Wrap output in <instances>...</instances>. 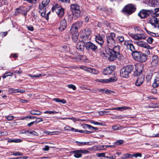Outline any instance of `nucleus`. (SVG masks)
Returning <instances> with one entry per match:
<instances>
[{"label":"nucleus","mask_w":159,"mask_h":159,"mask_svg":"<svg viewBox=\"0 0 159 159\" xmlns=\"http://www.w3.org/2000/svg\"><path fill=\"white\" fill-rule=\"evenodd\" d=\"M115 37V34L114 33H110L106 37L107 45L112 48L113 47V49L107 47L104 50L101 51V55L102 56L107 57L109 60L111 61L116 59V55L119 53L120 50L119 45L114 46L116 44L114 40Z\"/></svg>","instance_id":"f257e3e1"},{"label":"nucleus","mask_w":159,"mask_h":159,"mask_svg":"<svg viewBox=\"0 0 159 159\" xmlns=\"http://www.w3.org/2000/svg\"><path fill=\"white\" fill-rule=\"evenodd\" d=\"M134 67L132 65H128L122 68L120 71V75L121 77L124 78H128L129 74L132 71Z\"/></svg>","instance_id":"f03ea898"},{"label":"nucleus","mask_w":159,"mask_h":159,"mask_svg":"<svg viewBox=\"0 0 159 159\" xmlns=\"http://www.w3.org/2000/svg\"><path fill=\"white\" fill-rule=\"evenodd\" d=\"M132 56L134 60L141 62L145 61L147 59L144 54L135 51L132 53Z\"/></svg>","instance_id":"7ed1b4c3"},{"label":"nucleus","mask_w":159,"mask_h":159,"mask_svg":"<svg viewBox=\"0 0 159 159\" xmlns=\"http://www.w3.org/2000/svg\"><path fill=\"white\" fill-rule=\"evenodd\" d=\"M50 1V0H43L42 3L39 5V12L43 17L45 16L46 7L49 3Z\"/></svg>","instance_id":"20e7f679"},{"label":"nucleus","mask_w":159,"mask_h":159,"mask_svg":"<svg viewBox=\"0 0 159 159\" xmlns=\"http://www.w3.org/2000/svg\"><path fill=\"white\" fill-rule=\"evenodd\" d=\"M136 10V8L134 5L129 4L124 7L122 11L125 14L129 15L134 12Z\"/></svg>","instance_id":"39448f33"},{"label":"nucleus","mask_w":159,"mask_h":159,"mask_svg":"<svg viewBox=\"0 0 159 159\" xmlns=\"http://www.w3.org/2000/svg\"><path fill=\"white\" fill-rule=\"evenodd\" d=\"M52 12L55 11L59 17H62L64 15V9L59 5L55 4L52 8Z\"/></svg>","instance_id":"423d86ee"},{"label":"nucleus","mask_w":159,"mask_h":159,"mask_svg":"<svg viewBox=\"0 0 159 159\" xmlns=\"http://www.w3.org/2000/svg\"><path fill=\"white\" fill-rule=\"evenodd\" d=\"M124 45L125 48L127 49L130 50L132 53L135 51V48L133 44V41L132 40H125Z\"/></svg>","instance_id":"0eeeda50"},{"label":"nucleus","mask_w":159,"mask_h":159,"mask_svg":"<svg viewBox=\"0 0 159 159\" xmlns=\"http://www.w3.org/2000/svg\"><path fill=\"white\" fill-rule=\"evenodd\" d=\"M70 8L72 10L73 15L76 16L77 17L80 16V11L79 6L76 4H72L70 6Z\"/></svg>","instance_id":"6e6552de"},{"label":"nucleus","mask_w":159,"mask_h":159,"mask_svg":"<svg viewBox=\"0 0 159 159\" xmlns=\"http://www.w3.org/2000/svg\"><path fill=\"white\" fill-rule=\"evenodd\" d=\"M136 43L139 47H143L147 48L148 50L146 53L147 55H148L150 54L149 49H152V48L149 46L146 43L143 41H137Z\"/></svg>","instance_id":"1a4fd4ad"},{"label":"nucleus","mask_w":159,"mask_h":159,"mask_svg":"<svg viewBox=\"0 0 159 159\" xmlns=\"http://www.w3.org/2000/svg\"><path fill=\"white\" fill-rule=\"evenodd\" d=\"M129 35L133 39L137 40L145 39L146 37L143 34H134L131 33L129 34Z\"/></svg>","instance_id":"9d476101"},{"label":"nucleus","mask_w":159,"mask_h":159,"mask_svg":"<svg viewBox=\"0 0 159 159\" xmlns=\"http://www.w3.org/2000/svg\"><path fill=\"white\" fill-rule=\"evenodd\" d=\"M117 80V78L113 76L110 78L108 79H96V81L97 82H100L103 83H108L110 82H112L116 81Z\"/></svg>","instance_id":"9b49d317"},{"label":"nucleus","mask_w":159,"mask_h":159,"mask_svg":"<svg viewBox=\"0 0 159 159\" xmlns=\"http://www.w3.org/2000/svg\"><path fill=\"white\" fill-rule=\"evenodd\" d=\"M135 69L136 71L134 72V75L136 76H138L141 73L143 69V65L141 64H136L135 65Z\"/></svg>","instance_id":"f8f14e48"},{"label":"nucleus","mask_w":159,"mask_h":159,"mask_svg":"<svg viewBox=\"0 0 159 159\" xmlns=\"http://www.w3.org/2000/svg\"><path fill=\"white\" fill-rule=\"evenodd\" d=\"M159 20L155 16H153L149 20V23L154 28L158 27L159 26Z\"/></svg>","instance_id":"ddd939ff"},{"label":"nucleus","mask_w":159,"mask_h":159,"mask_svg":"<svg viewBox=\"0 0 159 159\" xmlns=\"http://www.w3.org/2000/svg\"><path fill=\"white\" fill-rule=\"evenodd\" d=\"M28 11L26 7L20 6L19 8L16 9L15 12L16 15L19 14H22L24 15H26Z\"/></svg>","instance_id":"4468645a"},{"label":"nucleus","mask_w":159,"mask_h":159,"mask_svg":"<svg viewBox=\"0 0 159 159\" xmlns=\"http://www.w3.org/2000/svg\"><path fill=\"white\" fill-rule=\"evenodd\" d=\"M115 66H111L104 69L102 73L104 75H107L111 74L115 69Z\"/></svg>","instance_id":"2eb2a0df"},{"label":"nucleus","mask_w":159,"mask_h":159,"mask_svg":"<svg viewBox=\"0 0 159 159\" xmlns=\"http://www.w3.org/2000/svg\"><path fill=\"white\" fill-rule=\"evenodd\" d=\"M80 68L81 69L86 71H87L90 73H91L93 74L97 75L99 73L98 70H95L93 68H88L84 66H81Z\"/></svg>","instance_id":"dca6fc26"},{"label":"nucleus","mask_w":159,"mask_h":159,"mask_svg":"<svg viewBox=\"0 0 159 159\" xmlns=\"http://www.w3.org/2000/svg\"><path fill=\"white\" fill-rule=\"evenodd\" d=\"M85 47L87 49H91L93 51H95L97 48V47L91 42L86 43Z\"/></svg>","instance_id":"f3484780"},{"label":"nucleus","mask_w":159,"mask_h":159,"mask_svg":"<svg viewBox=\"0 0 159 159\" xmlns=\"http://www.w3.org/2000/svg\"><path fill=\"white\" fill-rule=\"evenodd\" d=\"M85 45V44L84 42L80 41L77 43L76 48L79 51L82 52L84 50Z\"/></svg>","instance_id":"a211bd4d"},{"label":"nucleus","mask_w":159,"mask_h":159,"mask_svg":"<svg viewBox=\"0 0 159 159\" xmlns=\"http://www.w3.org/2000/svg\"><path fill=\"white\" fill-rule=\"evenodd\" d=\"M149 12L146 10H143L141 11L138 14V15L141 18H143L148 16L149 14Z\"/></svg>","instance_id":"6ab92c4d"},{"label":"nucleus","mask_w":159,"mask_h":159,"mask_svg":"<svg viewBox=\"0 0 159 159\" xmlns=\"http://www.w3.org/2000/svg\"><path fill=\"white\" fill-rule=\"evenodd\" d=\"M144 80V77L143 75H141L138 77L137 79L135 82V85L137 86H140L143 83Z\"/></svg>","instance_id":"aec40b11"},{"label":"nucleus","mask_w":159,"mask_h":159,"mask_svg":"<svg viewBox=\"0 0 159 159\" xmlns=\"http://www.w3.org/2000/svg\"><path fill=\"white\" fill-rule=\"evenodd\" d=\"M103 37V36H102L99 34L95 36L96 42L101 45H102L104 43Z\"/></svg>","instance_id":"412c9836"},{"label":"nucleus","mask_w":159,"mask_h":159,"mask_svg":"<svg viewBox=\"0 0 159 159\" xmlns=\"http://www.w3.org/2000/svg\"><path fill=\"white\" fill-rule=\"evenodd\" d=\"M66 20L65 19H64L61 21L59 29L61 31H62L65 30L66 28Z\"/></svg>","instance_id":"4be33fe9"},{"label":"nucleus","mask_w":159,"mask_h":159,"mask_svg":"<svg viewBox=\"0 0 159 159\" xmlns=\"http://www.w3.org/2000/svg\"><path fill=\"white\" fill-rule=\"evenodd\" d=\"M159 86V74H157L154 78L152 86L154 88H156Z\"/></svg>","instance_id":"5701e85b"},{"label":"nucleus","mask_w":159,"mask_h":159,"mask_svg":"<svg viewBox=\"0 0 159 159\" xmlns=\"http://www.w3.org/2000/svg\"><path fill=\"white\" fill-rule=\"evenodd\" d=\"M149 5L151 7H155L159 5L158 0H148Z\"/></svg>","instance_id":"b1692460"},{"label":"nucleus","mask_w":159,"mask_h":159,"mask_svg":"<svg viewBox=\"0 0 159 159\" xmlns=\"http://www.w3.org/2000/svg\"><path fill=\"white\" fill-rule=\"evenodd\" d=\"M158 62V57L156 55H155L152 57L151 63L154 66L156 65Z\"/></svg>","instance_id":"393cba45"},{"label":"nucleus","mask_w":159,"mask_h":159,"mask_svg":"<svg viewBox=\"0 0 159 159\" xmlns=\"http://www.w3.org/2000/svg\"><path fill=\"white\" fill-rule=\"evenodd\" d=\"M78 29L75 27V26L72 25L70 29V33L72 34H78Z\"/></svg>","instance_id":"a878e982"},{"label":"nucleus","mask_w":159,"mask_h":159,"mask_svg":"<svg viewBox=\"0 0 159 159\" xmlns=\"http://www.w3.org/2000/svg\"><path fill=\"white\" fill-rule=\"evenodd\" d=\"M129 109V108L128 107L123 106L120 107H118L115 108H113L111 109H110L109 110H117L120 111H123L124 110H126L127 109Z\"/></svg>","instance_id":"bb28decb"},{"label":"nucleus","mask_w":159,"mask_h":159,"mask_svg":"<svg viewBox=\"0 0 159 159\" xmlns=\"http://www.w3.org/2000/svg\"><path fill=\"white\" fill-rule=\"evenodd\" d=\"M73 152L74 153V156L76 158H79L82 157L80 150L74 151Z\"/></svg>","instance_id":"cd10ccee"},{"label":"nucleus","mask_w":159,"mask_h":159,"mask_svg":"<svg viewBox=\"0 0 159 159\" xmlns=\"http://www.w3.org/2000/svg\"><path fill=\"white\" fill-rule=\"evenodd\" d=\"M30 113L32 115H39L41 114L42 112L38 110H33L30 111Z\"/></svg>","instance_id":"c85d7f7f"},{"label":"nucleus","mask_w":159,"mask_h":159,"mask_svg":"<svg viewBox=\"0 0 159 159\" xmlns=\"http://www.w3.org/2000/svg\"><path fill=\"white\" fill-rule=\"evenodd\" d=\"M83 35L89 36L90 35L91 33V31L90 30L89 28H86L83 31Z\"/></svg>","instance_id":"c756f323"},{"label":"nucleus","mask_w":159,"mask_h":159,"mask_svg":"<svg viewBox=\"0 0 159 159\" xmlns=\"http://www.w3.org/2000/svg\"><path fill=\"white\" fill-rule=\"evenodd\" d=\"M83 24V22L81 21H78L76 22L75 24H73V25H75V27L77 29H79L80 28Z\"/></svg>","instance_id":"7c9ffc66"},{"label":"nucleus","mask_w":159,"mask_h":159,"mask_svg":"<svg viewBox=\"0 0 159 159\" xmlns=\"http://www.w3.org/2000/svg\"><path fill=\"white\" fill-rule=\"evenodd\" d=\"M24 133H26L28 135L30 134H32L34 136H37L38 135V134L34 130H32L31 131H25Z\"/></svg>","instance_id":"2f4dec72"},{"label":"nucleus","mask_w":159,"mask_h":159,"mask_svg":"<svg viewBox=\"0 0 159 159\" xmlns=\"http://www.w3.org/2000/svg\"><path fill=\"white\" fill-rule=\"evenodd\" d=\"M81 39H82V41H80L84 42V43L86 42V41H88L89 40V36H86L84 35H83L81 37Z\"/></svg>","instance_id":"473e14b6"},{"label":"nucleus","mask_w":159,"mask_h":159,"mask_svg":"<svg viewBox=\"0 0 159 159\" xmlns=\"http://www.w3.org/2000/svg\"><path fill=\"white\" fill-rule=\"evenodd\" d=\"M128 158H132V154H130L129 153H126L121 156V158L123 159H125Z\"/></svg>","instance_id":"72a5a7b5"},{"label":"nucleus","mask_w":159,"mask_h":159,"mask_svg":"<svg viewBox=\"0 0 159 159\" xmlns=\"http://www.w3.org/2000/svg\"><path fill=\"white\" fill-rule=\"evenodd\" d=\"M64 129L65 130L68 131H71L75 132L76 131V129H74V128L71 127L69 126H67L64 127Z\"/></svg>","instance_id":"f704fd0d"},{"label":"nucleus","mask_w":159,"mask_h":159,"mask_svg":"<svg viewBox=\"0 0 159 159\" xmlns=\"http://www.w3.org/2000/svg\"><path fill=\"white\" fill-rule=\"evenodd\" d=\"M22 141L21 140L19 139H9L8 142L9 143H20Z\"/></svg>","instance_id":"c9c22d12"},{"label":"nucleus","mask_w":159,"mask_h":159,"mask_svg":"<svg viewBox=\"0 0 159 159\" xmlns=\"http://www.w3.org/2000/svg\"><path fill=\"white\" fill-rule=\"evenodd\" d=\"M152 14L155 15V16H159V8H155L152 12Z\"/></svg>","instance_id":"e433bc0d"},{"label":"nucleus","mask_w":159,"mask_h":159,"mask_svg":"<svg viewBox=\"0 0 159 159\" xmlns=\"http://www.w3.org/2000/svg\"><path fill=\"white\" fill-rule=\"evenodd\" d=\"M123 128L119 125H114L112 127V129L113 130H116L117 129H120Z\"/></svg>","instance_id":"4c0bfd02"},{"label":"nucleus","mask_w":159,"mask_h":159,"mask_svg":"<svg viewBox=\"0 0 159 159\" xmlns=\"http://www.w3.org/2000/svg\"><path fill=\"white\" fill-rule=\"evenodd\" d=\"M113 147L112 145H100L99 147L102 150H105L107 148H111Z\"/></svg>","instance_id":"58836bf2"},{"label":"nucleus","mask_w":159,"mask_h":159,"mask_svg":"<svg viewBox=\"0 0 159 159\" xmlns=\"http://www.w3.org/2000/svg\"><path fill=\"white\" fill-rule=\"evenodd\" d=\"M72 39L73 41L75 42H76L78 40V34H72Z\"/></svg>","instance_id":"ea45409f"},{"label":"nucleus","mask_w":159,"mask_h":159,"mask_svg":"<svg viewBox=\"0 0 159 159\" xmlns=\"http://www.w3.org/2000/svg\"><path fill=\"white\" fill-rule=\"evenodd\" d=\"M28 75L32 78H39V77L41 76L42 75L41 74H38L37 75H32L31 74H28Z\"/></svg>","instance_id":"a19ab883"},{"label":"nucleus","mask_w":159,"mask_h":159,"mask_svg":"<svg viewBox=\"0 0 159 159\" xmlns=\"http://www.w3.org/2000/svg\"><path fill=\"white\" fill-rule=\"evenodd\" d=\"M142 156V154L140 153H136L134 154H132V158L133 157H135V158H137L138 157H141Z\"/></svg>","instance_id":"79ce46f5"},{"label":"nucleus","mask_w":159,"mask_h":159,"mask_svg":"<svg viewBox=\"0 0 159 159\" xmlns=\"http://www.w3.org/2000/svg\"><path fill=\"white\" fill-rule=\"evenodd\" d=\"M80 151L81 153H83L84 154H89L90 153L89 151L87 150L80 149Z\"/></svg>","instance_id":"37998d69"},{"label":"nucleus","mask_w":159,"mask_h":159,"mask_svg":"<svg viewBox=\"0 0 159 159\" xmlns=\"http://www.w3.org/2000/svg\"><path fill=\"white\" fill-rule=\"evenodd\" d=\"M90 122L91 123L95 125H103L102 123L99 122L97 121H95L93 120H91L90 121Z\"/></svg>","instance_id":"c03bdc74"},{"label":"nucleus","mask_w":159,"mask_h":159,"mask_svg":"<svg viewBox=\"0 0 159 159\" xmlns=\"http://www.w3.org/2000/svg\"><path fill=\"white\" fill-rule=\"evenodd\" d=\"M96 156L99 157H103L104 158H106L105 153H97Z\"/></svg>","instance_id":"a18cd8bd"},{"label":"nucleus","mask_w":159,"mask_h":159,"mask_svg":"<svg viewBox=\"0 0 159 159\" xmlns=\"http://www.w3.org/2000/svg\"><path fill=\"white\" fill-rule=\"evenodd\" d=\"M58 112L57 111H47L44 112V113L45 114H55V113H57Z\"/></svg>","instance_id":"49530a36"},{"label":"nucleus","mask_w":159,"mask_h":159,"mask_svg":"<svg viewBox=\"0 0 159 159\" xmlns=\"http://www.w3.org/2000/svg\"><path fill=\"white\" fill-rule=\"evenodd\" d=\"M12 155L15 156H21L23 155V154L19 152H14Z\"/></svg>","instance_id":"de8ad7c7"},{"label":"nucleus","mask_w":159,"mask_h":159,"mask_svg":"<svg viewBox=\"0 0 159 159\" xmlns=\"http://www.w3.org/2000/svg\"><path fill=\"white\" fill-rule=\"evenodd\" d=\"M116 158L115 155H111L110 156H106V158L103 159H115Z\"/></svg>","instance_id":"09e8293b"},{"label":"nucleus","mask_w":159,"mask_h":159,"mask_svg":"<svg viewBox=\"0 0 159 159\" xmlns=\"http://www.w3.org/2000/svg\"><path fill=\"white\" fill-rule=\"evenodd\" d=\"M67 87L70 89H72L73 90H75L76 89L75 86L73 84H68Z\"/></svg>","instance_id":"8fccbe9b"},{"label":"nucleus","mask_w":159,"mask_h":159,"mask_svg":"<svg viewBox=\"0 0 159 159\" xmlns=\"http://www.w3.org/2000/svg\"><path fill=\"white\" fill-rule=\"evenodd\" d=\"M149 34L153 37H158L159 36V34L158 33H154L150 32Z\"/></svg>","instance_id":"3c124183"},{"label":"nucleus","mask_w":159,"mask_h":159,"mask_svg":"<svg viewBox=\"0 0 159 159\" xmlns=\"http://www.w3.org/2000/svg\"><path fill=\"white\" fill-rule=\"evenodd\" d=\"M117 39L121 43L125 41L124 37L122 36H120L117 37Z\"/></svg>","instance_id":"603ef678"},{"label":"nucleus","mask_w":159,"mask_h":159,"mask_svg":"<svg viewBox=\"0 0 159 159\" xmlns=\"http://www.w3.org/2000/svg\"><path fill=\"white\" fill-rule=\"evenodd\" d=\"M153 41V39L151 37H149L147 40V42L148 43L150 44H151L152 43Z\"/></svg>","instance_id":"864d4df0"},{"label":"nucleus","mask_w":159,"mask_h":159,"mask_svg":"<svg viewBox=\"0 0 159 159\" xmlns=\"http://www.w3.org/2000/svg\"><path fill=\"white\" fill-rule=\"evenodd\" d=\"M67 119L71 120L73 121L74 122H75L76 121H79L80 120V119H76L74 117H68Z\"/></svg>","instance_id":"5fc2aeb1"},{"label":"nucleus","mask_w":159,"mask_h":159,"mask_svg":"<svg viewBox=\"0 0 159 159\" xmlns=\"http://www.w3.org/2000/svg\"><path fill=\"white\" fill-rule=\"evenodd\" d=\"M87 150L90 151L94 150L95 151H96L97 150V147L96 146H93L92 148H88Z\"/></svg>","instance_id":"6e6d98bb"},{"label":"nucleus","mask_w":159,"mask_h":159,"mask_svg":"<svg viewBox=\"0 0 159 159\" xmlns=\"http://www.w3.org/2000/svg\"><path fill=\"white\" fill-rule=\"evenodd\" d=\"M124 143V141L123 140H120L117 141L116 142V144L117 145H121L122 144Z\"/></svg>","instance_id":"4d7b16f0"},{"label":"nucleus","mask_w":159,"mask_h":159,"mask_svg":"<svg viewBox=\"0 0 159 159\" xmlns=\"http://www.w3.org/2000/svg\"><path fill=\"white\" fill-rule=\"evenodd\" d=\"M82 145H91L92 143L91 142H82L80 143Z\"/></svg>","instance_id":"13d9d810"},{"label":"nucleus","mask_w":159,"mask_h":159,"mask_svg":"<svg viewBox=\"0 0 159 159\" xmlns=\"http://www.w3.org/2000/svg\"><path fill=\"white\" fill-rule=\"evenodd\" d=\"M28 158L27 157H20L16 158H12V159H26Z\"/></svg>","instance_id":"bf43d9fd"},{"label":"nucleus","mask_w":159,"mask_h":159,"mask_svg":"<svg viewBox=\"0 0 159 159\" xmlns=\"http://www.w3.org/2000/svg\"><path fill=\"white\" fill-rule=\"evenodd\" d=\"M84 127L86 128H88L89 129L92 130V126L91 125L87 124H85L84 125Z\"/></svg>","instance_id":"052dcab7"},{"label":"nucleus","mask_w":159,"mask_h":159,"mask_svg":"<svg viewBox=\"0 0 159 159\" xmlns=\"http://www.w3.org/2000/svg\"><path fill=\"white\" fill-rule=\"evenodd\" d=\"M80 59L81 60L83 61H85L87 60V58L86 57L84 56H80Z\"/></svg>","instance_id":"680f3d73"},{"label":"nucleus","mask_w":159,"mask_h":159,"mask_svg":"<svg viewBox=\"0 0 159 159\" xmlns=\"http://www.w3.org/2000/svg\"><path fill=\"white\" fill-rule=\"evenodd\" d=\"M14 116H7L6 117V119H7L8 120H11L13 119Z\"/></svg>","instance_id":"e2e57ef3"},{"label":"nucleus","mask_w":159,"mask_h":159,"mask_svg":"<svg viewBox=\"0 0 159 159\" xmlns=\"http://www.w3.org/2000/svg\"><path fill=\"white\" fill-rule=\"evenodd\" d=\"M16 92H19L21 93H23L25 92V91L24 89H16Z\"/></svg>","instance_id":"0e129e2a"},{"label":"nucleus","mask_w":159,"mask_h":159,"mask_svg":"<svg viewBox=\"0 0 159 159\" xmlns=\"http://www.w3.org/2000/svg\"><path fill=\"white\" fill-rule=\"evenodd\" d=\"M37 122V120H36L35 121H32L30 123H29L27 124V125L28 126L30 127L34 123H36Z\"/></svg>","instance_id":"69168bd1"},{"label":"nucleus","mask_w":159,"mask_h":159,"mask_svg":"<svg viewBox=\"0 0 159 159\" xmlns=\"http://www.w3.org/2000/svg\"><path fill=\"white\" fill-rule=\"evenodd\" d=\"M14 73H17L18 75H20L22 73L21 70H16L14 71Z\"/></svg>","instance_id":"338daca9"},{"label":"nucleus","mask_w":159,"mask_h":159,"mask_svg":"<svg viewBox=\"0 0 159 159\" xmlns=\"http://www.w3.org/2000/svg\"><path fill=\"white\" fill-rule=\"evenodd\" d=\"M49 148L48 146L46 145L44 148H43L42 150L45 151H48L49 150Z\"/></svg>","instance_id":"774afa93"}]
</instances>
